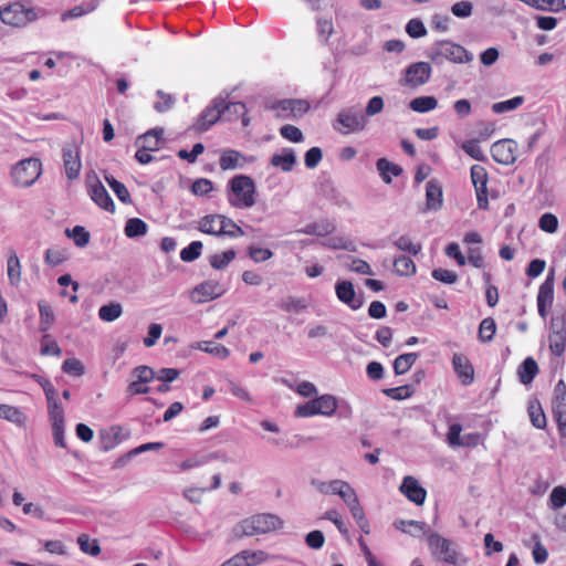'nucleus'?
I'll return each instance as SVG.
<instances>
[{
    "label": "nucleus",
    "instance_id": "obj_16",
    "mask_svg": "<svg viewBox=\"0 0 566 566\" xmlns=\"http://www.w3.org/2000/svg\"><path fill=\"white\" fill-rule=\"evenodd\" d=\"M311 484L319 493L324 495H338L342 500H344L347 493L353 489L347 481L339 479L329 481L314 479L311 481Z\"/></svg>",
    "mask_w": 566,
    "mask_h": 566
},
{
    "label": "nucleus",
    "instance_id": "obj_9",
    "mask_svg": "<svg viewBox=\"0 0 566 566\" xmlns=\"http://www.w3.org/2000/svg\"><path fill=\"white\" fill-rule=\"evenodd\" d=\"M266 108L275 118L287 120L301 118L310 109V104L305 99L285 98L271 103Z\"/></svg>",
    "mask_w": 566,
    "mask_h": 566
},
{
    "label": "nucleus",
    "instance_id": "obj_44",
    "mask_svg": "<svg viewBox=\"0 0 566 566\" xmlns=\"http://www.w3.org/2000/svg\"><path fill=\"white\" fill-rule=\"evenodd\" d=\"M69 259V254L64 249L52 248L44 253V262L49 266H57Z\"/></svg>",
    "mask_w": 566,
    "mask_h": 566
},
{
    "label": "nucleus",
    "instance_id": "obj_34",
    "mask_svg": "<svg viewBox=\"0 0 566 566\" xmlns=\"http://www.w3.org/2000/svg\"><path fill=\"white\" fill-rule=\"evenodd\" d=\"M343 502L349 510L354 520H361V517L366 515L354 488L347 493Z\"/></svg>",
    "mask_w": 566,
    "mask_h": 566
},
{
    "label": "nucleus",
    "instance_id": "obj_1",
    "mask_svg": "<svg viewBox=\"0 0 566 566\" xmlns=\"http://www.w3.org/2000/svg\"><path fill=\"white\" fill-rule=\"evenodd\" d=\"M283 526V521L275 514L261 513L243 518L237 523L231 535L234 539L251 537L276 531Z\"/></svg>",
    "mask_w": 566,
    "mask_h": 566
},
{
    "label": "nucleus",
    "instance_id": "obj_15",
    "mask_svg": "<svg viewBox=\"0 0 566 566\" xmlns=\"http://www.w3.org/2000/svg\"><path fill=\"white\" fill-rule=\"evenodd\" d=\"M222 95L216 97L209 106H207L200 114L195 128L199 132H205L222 118Z\"/></svg>",
    "mask_w": 566,
    "mask_h": 566
},
{
    "label": "nucleus",
    "instance_id": "obj_35",
    "mask_svg": "<svg viewBox=\"0 0 566 566\" xmlns=\"http://www.w3.org/2000/svg\"><path fill=\"white\" fill-rule=\"evenodd\" d=\"M1 419H4L18 427H24L28 421L27 415L18 407L7 405L6 409L1 415Z\"/></svg>",
    "mask_w": 566,
    "mask_h": 566
},
{
    "label": "nucleus",
    "instance_id": "obj_3",
    "mask_svg": "<svg viewBox=\"0 0 566 566\" xmlns=\"http://www.w3.org/2000/svg\"><path fill=\"white\" fill-rule=\"evenodd\" d=\"M427 56L437 65L444 61L452 63L465 64L473 61V54L465 48L449 40L438 41L432 44Z\"/></svg>",
    "mask_w": 566,
    "mask_h": 566
},
{
    "label": "nucleus",
    "instance_id": "obj_13",
    "mask_svg": "<svg viewBox=\"0 0 566 566\" xmlns=\"http://www.w3.org/2000/svg\"><path fill=\"white\" fill-rule=\"evenodd\" d=\"M517 143L513 139H501L491 146L492 158L501 165H512L516 160Z\"/></svg>",
    "mask_w": 566,
    "mask_h": 566
},
{
    "label": "nucleus",
    "instance_id": "obj_22",
    "mask_svg": "<svg viewBox=\"0 0 566 566\" xmlns=\"http://www.w3.org/2000/svg\"><path fill=\"white\" fill-rule=\"evenodd\" d=\"M454 371L461 380V384L468 386L474 380V369L467 356L454 354L452 357Z\"/></svg>",
    "mask_w": 566,
    "mask_h": 566
},
{
    "label": "nucleus",
    "instance_id": "obj_59",
    "mask_svg": "<svg viewBox=\"0 0 566 566\" xmlns=\"http://www.w3.org/2000/svg\"><path fill=\"white\" fill-rule=\"evenodd\" d=\"M280 135L292 143H302L304 140L302 130L293 125L282 126L280 128Z\"/></svg>",
    "mask_w": 566,
    "mask_h": 566
},
{
    "label": "nucleus",
    "instance_id": "obj_58",
    "mask_svg": "<svg viewBox=\"0 0 566 566\" xmlns=\"http://www.w3.org/2000/svg\"><path fill=\"white\" fill-rule=\"evenodd\" d=\"M406 32L410 38L419 39L427 34V29L420 19H411L406 24Z\"/></svg>",
    "mask_w": 566,
    "mask_h": 566
},
{
    "label": "nucleus",
    "instance_id": "obj_11",
    "mask_svg": "<svg viewBox=\"0 0 566 566\" xmlns=\"http://www.w3.org/2000/svg\"><path fill=\"white\" fill-rule=\"evenodd\" d=\"M555 273L552 270L545 281L541 284L537 294V312L538 315L546 319L548 312L551 311L554 302V284H555Z\"/></svg>",
    "mask_w": 566,
    "mask_h": 566
},
{
    "label": "nucleus",
    "instance_id": "obj_17",
    "mask_svg": "<svg viewBox=\"0 0 566 566\" xmlns=\"http://www.w3.org/2000/svg\"><path fill=\"white\" fill-rule=\"evenodd\" d=\"M431 76V66L427 62H416L405 71V84L417 87L423 85Z\"/></svg>",
    "mask_w": 566,
    "mask_h": 566
},
{
    "label": "nucleus",
    "instance_id": "obj_14",
    "mask_svg": "<svg viewBox=\"0 0 566 566\" xmlns=\"http://www.w3.org/2000/svg\"><path fill=\"white\" fill-rule=\"evenodd\" d=\"M471 180L475 189L478 207L480 209H486L489 206L488 201V172L486 169L481 165H473L471 167Z\"/></svg>",
    "mask_w": 566,
    "mask_h": 566
},
{
    "label": "nucleus",
    "instance_id": "obj_36",
    "mask_svg": "<svg viewBox=\"0 0 566 566\" xmlns=\"http://www.w3.org/2000/svg\"><path fill=\"white\" fill-rule=\"evenodd\" d=\"M409 106L413 112L428 113L437 108L438 101L433 96H419L413 98Z\"/></svg>",
    "mask_w": 566,
    "mask_h": 566
},
{
    "label": "nucleus",
    "instance_id": "obj_33",
    "mask_svg": "<svg viewBox=\"0 0 566 566\" xmlns=\"http://www.w3.org/2000/svg\"><path fill=\"white\" fill-rule=\"evenodd\" d=\"M419 358V354L417 353H407L401 354L395 358L392 367L396 375L406 374L417 361Z\"/></svg>",
    "mask_w": 566,
    "mask_h": 566
},
{
    "label": "nucleus",
    "instance_id": "obj_25",
    "mask_svg": "<svg viewBox=\"0 0 566 566\" xmlns=\"http://www.w3.org/2000/svg\"><path fill=\"white\" fill-rule=\"evenodd\" d=\"M270 163L273 167H277L284 172H290L296 164V156L293 149L284 148L281 154H274Z\"/></svg>",
    "mask_w": 566,
    "mask_h": 566
},
{
    "label": "nucleus",
    "instance_id": "obj_46",
    "mask_svg": "<svg viewBox=\"0 0 566 566\" xmlns=\"http://www.w3.org/2000/svg\"><path fill=\"white\" fill-rule=\"evenodd\" d=\"M534 9L539 11L562 12L566 10L565 0H535Z\"/></svg>",
    "mask_w": 566,
    "mask_h": 566
},
{
    "label": "nucleus",
    "instance_id": "obj_7",
    "mask_svg": "<svg viewBox=\"0 0 566 566\" xmlns=\"http://www.w3.org/2000/svg\"><path fill=\"white\" fill-rule=\"evenodd\" d=\"M42 163L38 158H25L18 161L11 169V179L18 187L32 186L41 176Z\"/></svg>",
    "mask_w": 566,
    "mask_h": 566
},
{
    "label": "nucleus",
    "instance_id": "obj_45",
    "mask_svg": "<svg viewBox=\"0 0 566 566\" xmlns=\"http://www.w3.org/2000/svg\"><path fill=\"white\" fill-rule=\"evenodd\" d=\"M382 392L394 400H403L410 398L415 392V387L412 385H403L395 388L384 389Z\"/></svg>",
    "mask_w": 566,
    "mask_h": 566
},
{
    "label": "nucleus",
    "instance_id": "obj_31",
    "mask_svg": "<svg viewBox=\"0 0 566 566\" xmlns=\"http://www.w3.org/2000/svg\"><path fill=\"white\" fill-rule=\"evenodd\" d=\"M163 133V129H151L139 136L137 138V144L146 150L155 151L159 149Z\"/></svg>",
    "mask_w": 566,
    "mask_h": 566
},
{
    "label": "nucleus",
    "instance_id": "obj_40",
    "mask_svg": "<svg viewBox=\"0 0 566 566\" xmlns=\"http://www.w3.org/2000/svg\"><path fill=\"white\" fill-rule=\"evenodd\" d=\"M105 180L111 187V189L114 191L116 197L125 205L132 203L130 193L127 190L126 186L115 179L113 176L106 175Z\"/></svg>",
    "mask_w": 566,
    "mask_h": 566
},
{
    "label": "nucleus",
    "instance_id": "obj_21",
    "mask_svg": "<svg viewBox=\"0 0 566 566\" xmlns=\"http://www.w3.org/2000/svg\"><path fill=\"white\" fill-rule=\"evenodd\" d=\"M222 118L228 122L242 119V125L247 127L250 124V118L245 116L247 107L241 102H227V97L222 96Z\"/></svg>",
    "mask_w": 566,
    "mask_h": 566
},
{
    "label": "nucleus",
    "instance_id": "obj_37",
    "mask_svg": "<svg viewBox=\"0 0 566 566\" xmlns=\"http://www.w3.org/2000/svg\"><path fill=\"white\" fill-rule=\"evenodd\" d=\"M122 314L123 306L117 302H111L98 310V317L108 323L116 321Z\"/></svg>",
    "mask_w": 566,
    "mask_h": 566
},
{
    "label": "nucleus",
    "instance_id": "obj_39",
    "mask_svg": "<svg viewBox=\"0 0 566 566\" xmlns=\"http://www.w3.org/2000/svg\"><path fill=\"white\" fill-rule=\"evenodd\" d=\"M394 270L400 276H410L416 273V264L406 255H400L394 260Z\"/></svg>",
    "mask_w": 566,
    "mask_h": 566
},
{
    "label": "nucleus",
    "instance_id": "obj_61",
    "mask_svg": "<svg viewBox=\"0 0 566 566\" xmlns=\"http://www.w3.org/2000/svg\"><path fill=\"white\" fill-rule=\"evenodd\" d=\"M222 222H223L222 230L224 231V232H222V235L230 237V238H238V237H242L244 234L242 228L239 227L232 219L223 216Z\"/></svg>",
    "mask_w": 566,
    "mask_h": 566
},
{
    "label": "nucleus",
    "instance_id": "obj_62",
    "mask_svg": "<svg viewBox=\"0 0 566 566\" xmlns=\"http://www.w3.org/2000/svg\"><path fill=\"white\" fill-rule=\"evenodd\" d=\"M62 354L61 347L56 342L51 340L49 335H44L42 338L41 355L44 356H60Z\"/></svg>",
    "mask_w": 566,
    "mask_h": 566
},
{
    "label": "nucleus",
    "instance_id": "obj_30",
    "mask_svg": "<svg viewBox=\"0 0 566 566\" xmlns=\"http://www.w3.org/2000/svg\"><path fill=\"white\" fill-rule=\"evenodd\" d=\"M538 373V366L534 358L527 357L524 359L518 368L520 381L524 385H528L533 381Z\"/></svg>",
    "mask_w": 566,
    "mask_h": 566
},
{
    "label": "nucleus",
    "instance_id": "obj_10",
    "mask_svg": "<svg viewBox=\"0 0 566 566\" xmlns=\"http://www.w3.org/2000/svg\"><path fill=\"white\" fill-rule=\"evenodd\" d=\"M62 159L67 179L78 178L82 169L80 147L75 143L65 144L62 148Z\"/></svg>",
    "mask_w": 566,
    "mask_h": 566
},
{
    "label": "nucleus",
    "instance_id": "obj_48",
    "mask_svg": "<svg viewBox=\"0 0 566 566\" xmlns=\"http://www.w3.org/2000/svg\"><path fill=\"white\" fill-rule=\"evenodd\" d=\"M395 247H397L399 250L407 252L411 255H417L420 253L422 247L418 242H413L410 237L408 235H401L399 237L395 242Z\"/></svg>",
    "mask_w": 566,
    "mask_h": 566
},
{
    "label": "nucleus",
    "instance_id": "obj_38",
    "mask_svg": "<svg viewBox=\"0 0 566 566\" xmlns=\"http://www.w3.org/2000/svg\"><path fill=\"white\" fill-rule=\"evenodd\" d=\"M148 226L139 218H130L125 226V234L128 238H138L147 233Z\"/></svg>",
    "mask_w": 566,
    "mask_h": 566
},
{
    "label": "nucleus",
    "instance_id": "obj_4",
    "mask_svg": "<svg viewBox=\"0 0 566 566\" xmlns=\"http://www.w3.org/2000/svg\"><path fill=\"white\" fill-rule=\"evenodd\" d=\"M38 19V11L22 1H14L0 7V20L13 28H25Z\"/></svg>",
    "mask_w": 566,
    "mask_h": 566
},
{
    "label": "nucleus",
    "instance_id": "obj_60",
    "mask_svg": "<svg viewBox=\"0 0 566 566\" xmlns=\"http://www.w3.org/2000/svg\"><path fill=\"white\" fill-rule=\"evenodd\" d=\"M462 149L475 160L483 161L485 159L484 153L476 140L464 142Z\"/></svg>",
    "mask_w": 566,
    "mask_h": 566
},
{
    "label": "nucleus",
    "instance_id": "obj_2",
    "mask_svg": "<svg viewBox=\"0 0 566 566\" xmlns=\"http://www.w3.org/2000/svg\"><path fill=\"white\" fill-rule=\"evenodd\" d=\"M228 201L237 209L251 208L255 205L256 187L247 175H237L228 181Z\"/></svg>",
    "mask_w": 566,
    "mask_h": 566
},
{
    "label": "nucleus",
    "instance_id": "obj_6",
    "mask_svg": "<svg viewBox=\"0 0 566 566\" xmlns=\"http://www.w3.org/2000/svg\"><path fill=\"white\" fill-rule=\"evenodd\" d=\"M368 125L364 112L358 106L343 108L333 124L335 130L343 135L359 133Z\"/></svg>",
    "mask_w": 566,
    "mask_h": 566
},
{
    "label": "nucleus",
    "instance_id": "obj_12",
    "mask_svg": "<svg viewBox=\"0 0 566 566\" xmlns=\"http://www.w3.org/2000/svg\"><path fill=\"white\" fill-rule=\"evenodd\" d=\"M226 293V289L216 281H206L195 286L190 292V301L195 304H201L220 297Z\"/></svg>",
    "mask_w": 566,
    "mask_h": 566
},
{
    "label": "nucleus",
    "instance_id": "obj_56",
    "mask_svg": "<svg viewBox=\"0 0 566 566\" xmlns=\"http://www.w3.org/2000/svg\"><path fill=\"white\" fill-rule=\"evenodd\" d=\"M241 557L249 564V566H256L269 560V554L264 551H242Z\"/></svg>",
    "mask_w": 566,
    "mask_h": 566
},
{
    "label": "nucleus",
    "instance_id": "obj_26",
    "mask_svg": "<svg viewBox=\"0 0 566 566\" xmlns=\"http://www.w3.org/2000/svg\"><path fill=\"white\" fill-rule=\"evenodd\" d=\"M223 216L222 214H209L203 217L199 222V230L203 233L222 237Z\"/></svg>",
    "mask_w": 566,
    "mask_h": 566
},
{
    "label": "nucleus",
    "instance_id": "obj_51",
    "mask_svg": "<svg viewBox=\"0 0 566 566\" xmlns=\"http://www.w3.org/2000/svg\"><path fill=\"white\" fill-rule=\"evenodd\" d=\"M197 348L202 352L216 355L220 358H227L230 355V350L226 346L216 344L213 342H201L197 345Z\"/></svg>",
    "mask_w": 566,
    "mask_h": 566
},
{
    "label": "nucleus",
    "instance_id": "obj_32",
    "mask_svg": "<svg viewBox=\"0 0 566 566\" xmlns=\"http://www.w3.org/2000/svg\"><path fill=\"white\" fill-rule=\"evenodd\" d=\"M527 412L530 416V420L535 428L544 429L546 427V416L538 400H530Z\"/></svg>",
    "mask_w": 566,
    "mask_h": 566
},
{
    "label": "nucleus",
    "instance_id": "obj_55",
    "mask_svg": "<svg viewBox=\"0 0 566 566\" xmlns=\"http://www.w3.org/2000/svg\"><path fill=\"white\" fill-rule=\"evenodd\" d=\"M201 250H202V242L192 241L188 247L184 248L180 251V259L184 262H192L200 256Z\"/></svg>",
    "mask_w": 566,
    "mask_h": 566
},
{
    "label": "nucleus",
    "instance_id": "obj_23",
    "mask_svg": "<svg viewBox=\"0 0 566 566\" xmlns=\"http://www.w3.org/2000/svg\"><path fill=\"white\" fill-rule=\"evenodd\" d=\"M251 161H253V157L247 159L240 151L228 149L221 154L219 165L222 170H233L243 168L247 163Z\"/></svg>",
    "mask_w": 566,
    "mask_h": 566
},
{
    "label": "nucleus",
    "instance_id": "obj_5",
    "mask_svg": "<svg viewBox=\"0 0 566 566\" xmlns=\"http://www.w3.org/2000/svg\"><path fill=\"white\" fill-rule=\"evenodd\" d=\"M427 541L430 553L434 559L450 565L459 564L461 553L452 541L436 532L429 533Z\"/></svg>",
    "mask_w": 566,
    "mask_h": 566
},
{
    "label": "nucleus",
    "instance_id": "obj_49",
    "mask_svg": "<svg viewBox=\"0 0 566 566\" xmlns=\"http://www.w3.org/2000/svg\"><path fill=\"white\" fill-rule=\"evenodd\" d=\"M235 258L234 250H227L221 253L213 254L210 258V264L216 270H222L229 265V263Z\"/></svg>",
    "mask_w": 566,
    "mask_h": 566
},
{
    "label": "nucleus",
    "instance_id": "obj_64",
    "mask_svg": "<svg viewBox=\"0 0 566 566\" xmlns=\"http://www.w3.org/2000/svg\"><path fill=\"white\" fill-rule=\"evenodd\" d=\"M432 277L434 280L446 283V284H453L458 280V275L453 271L441 269V268L434 269L432 271Z\"/></svg>",
    "mask_w": 566,
    "mask_h": 566
},
{
    "label": "nucleus",
    "instance_id": "obj_63",
    "mask_svg": "<svg viewBox=\"0 0 566 566\" xmlns=\"http://www.w3.org/2000/svg\"><path fill=\"white\" fill-rule=\"evenodd\" d=\"M323 153L319 147H312L305 153L304 161L308 169L315 168L322 160Z\"/></svg>",
    "mask_w": 566,
    "mask_h": 566
},
{
    "label": "nucleus",
    "instance_id": "obj_47",
    "mask_svg": "<svg viewBox=\"0 0 566 566\" xmlns=\"http://www.w3.org/2000/svg\"><path fill=\"white\" fill-rule=\"evenodd\" d=\"M524 103L523 96H515L513 98L497 102L492 105V111L496 114H503L506 112L514 111L518 108Z\"/></svg>",
    "mask_w": 566,
    "mask_h": 566
},
{
    "label": "nucleus",
    "instance_id": "obj_20",
    "mask_svg": "<svg viewBox=\"0 0 566 566\" xmlns=\"http://www.w3.org/2000/svg\"><path fill=\"white\" fill-rule=\"evenodd\" d=\"M399 490L409 501L417 505H422L426 501L427 491L413 476H405Z\"/></svg>",
    "mask_w": 566,
    "mask_h": 566
},
{
    "label": "nucleus",
    "instance_id": "obj_28",
    "mask_svg": "<svg viewBox=\"0 0 566 566\" xmlns=\"http://www.w3.org/2000/svg\"><path fill=\"white\" fill-rule=\"evenodd\" d=\"M7 274L10 285L17 287L21 282L22 266L14 251L7 259Z\"/></svg>",
    "mask_w": 566,
    "mask_h": 566
},
{
    "label": "nucleus",
    "instance_id": "obj_43",
    "mask_svg": "<svg viewBox=\"0 0 566 566\" xmlns=\"http://www.w3.org/2000/svg\"><path fill=\"white\" fill-rule=\"evenodd\" d=\"M77 544L84 554L97 556L101 553L97 539H92L87 534H81L77 537Z\"/></svg>",
    "mask_w": 566,
    "mask_h": 566
},
{
    "label": "nucleus",
    "instance_id": "obj_42",
    "mask_svg": "<svg viewBox=\"0 0 566 566\" xmlns=\"http://www.w3.org/2000/svg\"><path fill=\"white\" fill-rule=\"evenodd\" d=\"M38 307L40 313V329L46 332L54 322L53 310L45 301H40Z\"/></svg>",
    "mask_w": 566,
    "mask_h": 566
},
{
    "label": "nucleus",
    "instance_id": "obj_18",
    "mask_svg": "<svg viewBox=\"0 0 566 566\" xmlns=\"http://www.w3.org/2000/svg\"><path fill=\"white\" fill-rule=\"evenodd\" d=\"M335 293L339 302L346 304L350 310H359L364 302L356 296L354 285L350 281H338L335 285Z\"/></svg>",
    "mask_w": 566,
    "mask_h": 566
},
{
    "label": "nucleus",
    "instance_id": "obj_53",
    "mask_svg": "<svg viewBox=\"0 0 566 566\" xmlns=\"http://www.w3.org/2000/svg\"><path fill=\"white\" fill-rule=\"evenodd\" d=\"M549 349L555 356H562L565 352L566 335L551 333L548 336Z\"/></svg>",
    "mask_w": 566,
    "mask_h": 566
},
{
    "label": "nucleus",
    "instance_id": "obj_41",
    "mask_svg": "<svg viewBox=\"0 0 566 566\" xmlns=\"http://www.w3.org/2000/svg\"><path fill=\"white\" fill-rule=\"evenodd\" d=\"M65 234L73 239L75 245L78 248L86 247L91 239L90 232L82 226H75L72 229H66Z\"/></svg>",
    "mask_w": 566,
    "mask_h": 566
},
{
    "label": "nucleus",
    "instance_id": "obj_29",
    "mask_svg": "<svg viewBox=\"0 0 566 566\" xmlns=\"http://www.w3.org/2000/svg\"><path fill=\"white\" fill-rule=\"evenodd\" d=\"M57 392L46 397L48 413L51 424L64 423V409L57 400Z\"/></svg>",
    "mask_w": 566,
    "mask_h": 566
},
{
    "label": "nucleus",
    "instance_id": "obj_57",
    "mask_svg": "<svg viewBox=\"0 0 566 566\" xmlns=\"http://www.w3.org/2000/svg\"><path fill=\"white\" fill-rule=\"evenodd\" d=\"M538 227L544 232L555 233L558 229V219L555 214L546 212L541 216Z\"/></svg>",
    "mask_w": 566,
    "mask_h": 566
},
{
    "label": "nucleus",
    "instance_id": "obj_52",
    "mask_svg": "<svg viewBox=\"0 0 566 566\" xmlns=\"http://www.w3.org/2000/svg\"><path fill=\"white\" fill-rule=\"evenodd\" d=\"M566 505V488L556 486L553 489L548 500V506L552 510H558Z\"/></svg>",
    "mask_w": 566,
    "mask_h": 566
},
{
    "label": "nucleus",
    "instance_id": "obj_19",
    "mask_svg": "<svg viewBox=\"0 0 566 566\" xmlns=\"http://www.w3.org/2000/svg\"><path fill=\"white\" fill-rule=\"evenodd\" d=\"M88 195L91 199L102 209L108 212L115 211V203L108 195L103 184L95 178L94 182L88 184Z\"/></svg>",
    "mask_w": 566,
    "mask_h": 566
},
{
    "label": "nucleus",
    "instance_id": "obj_54",
    "mask_svg": "<svg viewBox=\"0 0 566 566\" xmlns=\"http://www.w3.org/2000/svg\"><path fill=\"white\" fill-rule=\"evenodd\" d=\"M62 370L71 376L81 377L85 374L83 363L77 358L65 359L62 364Z\"/></svg>",
    "mask_w": 566,
    "mask_h": 566
},
{
    "label": "nucleus",
    "instance_id": "obj_50",
    "mask_svg": "<svg viewBox=\"0 0 566 566\" xmlns=\"http://www.w3.org/2000/svg\"><path fill=\"white\" fill-rule=\"evenodd\" d=\"M496 325L493 318L486 317L480 323L479 337L481 342H491L494 337Z\"/></svg>",
    "mask_w": 566,
    "mask_h": 566
},
{
    "label": "nucleus",
    "instance_id": "obj_8",
    "mask_svg": "<svg viewBox=\"0 0 566 566\" xmlns=\"http://www.w3.org/2000/svg\"><path fill=\"white\" fill-rule=\"evenodd\" d=\"M337 409V399L332 395H322L312 399L295 409V416L301 418H308L316 415L331 417Z\"/></svg>",
    "mask_w": 566,
    "mask_h": 566
},
{
    "label": "nucleus",
    "instance_id": "obj_24",
    "mask_svg": "<svg viewBox=\"0 0 566 566\" xmlns=\"http://www.w3.org/2000/svg\"><path fill=\"white\" fill-rule=\"evenodd\" d=\"M442 187L436 179H431L426 185V203L429 210H439L442 207Z\"/></svg>",
    "mask_w": 566,
    "mask_h": 566
},
{
    "label": "nucleus",
    "instance_id": "obj_27",
    "mask_svg": "<svg viewBox=\"0 0 566 566\" xmlns=\"http://www.w3.org/2000/svg\"><path fill=\"white\" fill-rule=\"evenodd\" d=\"M376 167L385 184H391L392 176L398 177L402 174V168L399 165L386 158H379L376 163Z\"/></svg>",
    "mask_w": 566,
    "mask_h": 566
}]
</instances>
